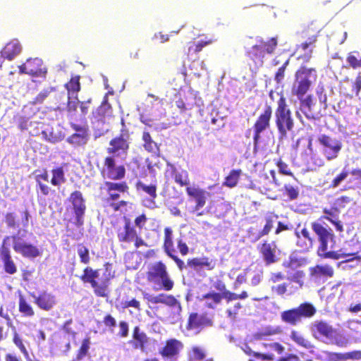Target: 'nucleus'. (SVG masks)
I'll use <instances>...</instances> for the list:
<instances>
[{"mask_svg":"<svg viewBox=\"0 0 361 361\" xmlns=\"http://www.w3.org/2000/svg\"><path fill=\"white\" fill-rule=\"evenodd\" d=\"M104 267V271L101 277L99 269H94L90 267H85L80 276L83 283L90 285L95 296L100 298L108 297L111 281L115 277V271L112 269L111 264L106 262Z\"/></svg>","mask_w":361,"mask_h":361,"instance_id":"1","label":"nucleus"},{"mask_svg":"<svg viewBox=\"0 0 361 361\" xmlns=\"http://www.w3.org/2000/svg\"><path fill=\"white\" fill-rule=\"evenodd\" d=\"M146 279L148 283L153 285L154 290L170 291L174 287V281L168 272L166 265L161 261L156 262L148 267Z\"/></svg>","mask_w":361,"mask_h":361,"instance_id":"2","label":"nucleus"},{"mask_svg":"<svg viewBox=\"0 0 361 361\" xmlns=\"http://www.w3.org/2000/svg\"><path fill=\"white\" fill-rule=\"evenodd\" d=\"M277 106L275 110V124L281 137L287 136L288 132L294 128V119L291 110L288 107L286 97L283 94H279Z\"/></svg>","mask_w":361,"mask_h":361,"instance_id":"3","label":"nucleus"},{"mask_svg":"<svg viewBox=\"0 0 361 361\" xmlns=\"http://www.w3.org/2000/svg\"><path fill=\"white\" fill-rule=\"evenodd\" d=\"M317 79V71L315 68L300 66L295 73V80L291 87L293 95L307 94L312 84Z\"/></svg>","mask_w":361,"mask_h":361,"instance_id":"4","label":"nucleus"},{"mask_svg":"<svg viewBox=\"0 0 361 361\" xmlns=\"http://www.w3.org/2000/svg\"><path fill=\"white\" fill-rule=\"evenodd\" d=\"M123 225L118 226L116 230V236L121 243H133L135 248L140 247H148L147 243L141 237L135 227L133 225L131 220L126 216L123 217Z\"/></svg>","mask_w":361,"mask_h":361,"instance_id":"5","label":"nucleus"},{"mask_svg":"<svg viewBox=\"0 0 361 361\" xmlns=\"http://www.w3.org/2000/svg\"><path fill=\"white\" fill-rule=\"evenodd\" d=\"M311 228L319 243L317 254L321 258L326 259V254L329 253L328 244L331 243L332 247L336 243V236L331 228L324 226L319 221L312 222Z\"/></svg>","mask_w":361,"mask_h":361,"instance_id":"6","label":"nucleus"},{"mask_svg":"<svg viewBox=\"0 0 361 361\" xmlns=\"http://www.w3.org/2000/svg\"><path fill=\"white\" fill-rule=\"evenodd\" d=\"M317 312L314 306L310 302L301 303L298 307L281 312V320L288 324L295 326L301 322L302 318H310Z\"/></svg>","mask_w":361,"mask_h":361,"instance_id":"7","label":"nucleus"},{"mask_svg":"<svg viewBox=\"0 0 361 361\" xmlns=\"http://www.w3.org/2000/svg\"><path fill=\"white\" fill-rule=\"evenodd\" d=\"M100 173L104 179L121 180L125 178L126 169L123 164H117L114 156H107L104 159Z\"/></svg>","mask_w":361,"mask_h":361,"instance_id":"8","label":"nucleus"},{"mask_svg":"<svg viewBox=\"0 0 361 361\" xmlns=\"http://www.w3.org/2000/svg\"><path fill=\"white\" fill-rule=\"evenodd\" d=\"M273 109L270 105L266 104L262 112L256 118L253 125V142L255 147H257L261 138V134L264 131L269 129L272 118Z\"/></svg>","mask_w":361,"mask_h":361,"instance_id":"9","label":"nucleus"},{"mask_svg":"<svg viewBox=\"0 0 361 361\" xmlns=\"http://www.w3.org/2000/svg\"><path fill=\"white\" fill-rule=\"evenodd\" d=\"M130 148V134L126 129H122L119 135L114 137L106 148L108 154L113 156L126 155Z\"/></svg>","mask_w":361,"mask_h":361,"instance_id":"10","label":"nucleus"},{"mask_svg":"<svg viewBox=\"0 0 361 361\" xmlns=\"http://www.w3.org/2000/svg\"><path fill=\"white\" fill-rule=\"evenodd\" d=\"M100 190L106 194L105 201L109 205L111 202L118 200L121 194L128 193L129 186L126 181L106 180L101 185Z\"/></svg>","mask_w":361,"mask_h":361,"instance_id":"11","label":"nucleus"},{"mask_svg":"<svg viewBox=\"0 0 361 361\" xmlns=\"http://www.w3.org/2000/svg\"><path fill=\"white\" fill-rule=\"evenodd\" d=\"M9 236L5 237L0 246V261L2 263V269L6 274L13 276L18 273V265L14 261L9 247L6 245V241Z\"/></svg>","mask_w":361,"mask_h":361,"instance_id":"12","label":"nucleus"},{"mask_svg":"<svg viewBox=\"0 0 361 361\" xmlns=\"http://www.w3.org/2000/svg\"><path fill=\"white\" fill-rule=\"evenodd\" d=\"M69 201L73 206L75 214L73 224L77 226H81L84 224V215L86 210L85 200L82 192L79 190L72 192L69 197Z\"/></svg>","mask_w":361,"mask_h":361,"instance_id":"13","label":"nucleus"},{"mask_svg":"<svg viewBox=\"0 0 361 361\" xmlns=\"http://www.w3.org/2000/svg\"><path fill=\"white\" fill-rule=\"evenodd\" d=\"M319 142L324 147L323 152L327 160H332L338 157L341 149V142L330 136L322 134L318 137Z\"/></svg>","mask_w":361,"mask_h":361,"instance_id":"14","label":"nucleus"},{"mask_svg":"<svg viewBox=\"0 0 361 361\" xmlns=\"http://www.w3.org/2000/svg\"><path fill=\"white\" fill-rule=\"evenodd\" d=\"M184 348L183 343L176 338L166 340L164 345L159 350V354L164 359H176Z\"/></svg>","mask_w":361,"mask_h":361,"instance_id":"15","label":"nucleus"},{"mask_svg":"<svg viewBox=\"0 0 361 361\" xmlns=\"http://www.w3.org/2000/svg\"><path fill=\"white\" fill-rule=\"evenodd\" d=\"M257 250L266 266L278 262L277 246L274 241L264 240L257 246Z\"/></svg>","mask_w":361,"mask_h":361,"instance_id":"16","label":"nucleus"},{"mask_svg":"<svg viewBox=\"0 0 361 361\" xmlns=\"http://www.w3.org/2000/svg\"><path fill=\"white\" fill-rule=\"evenodd\" d=\"M30 295L33 298L35 304L44 311L51 310L57 303L56 296L47 290H43L37 295L30 293Z\"/></svg>","mask_w":361,"mask_h":361,"instance_id":"17","label":"nucleus"},{"mask_svg":"<svg viewBox=\"0 0 361 361\" xmlns=\"http://www.w3.org/2000/svg\"><path fill=\"white\" fill-rule=\"evenodd\" d=\"M11 238L13 240V250L20 254L23 257L34 259L41 255L42 252L37 246L31 243H21L16 240H18L17 235H13Z\"/></svg>","mask_w":361,"mask_h":361,"instance_id":"18","label":"nucleus"},{"mask_svg":"<svg viewBox=\"0 0 361 361\" xmlns=\"http://www.w3.org/2000/svg\"><path fill=\"white\" fill-rule=\"evenodd\" d=\"M20 74H27L32 76H39L46 73L43 67V61L39 58L28 59L25 63L18 66Z\"/></svg>","mask_w":361,"mask_h":361,"instance_id":"19","label":"nucleus"},{"mask_svg":"<svg viewBox=\"0 0 361 361\" xmlns=\"http://www.w3.org/2000/svg\"><path fill=\"white\" fill-rule=\"evenodd\" d=\"M35 176V180L36 183V189L37 195H40L43 197L49 195L55 192L47 184L49 182V173L46 169H43L42 171L36 170Z\"/></svg>","mask_w":361,"mask_h":361,"instance_id":"20","label":"nucleus"},{"mask_svg":"<svg viewBox=\"0 0 361 361\" xmlns=\"http://www.w3.org/2000/svg\"><path fill=\"white\" fill-rule=\"evenodd\" d=\"M185 191L188 196L192 198L195 202L193 207L194 212L198 211L205 205L207 195H209V192L199 187L188 186L185 188Z\"/></svg>","mask_w":361,"mask_h":361,"instance_id":"21","label":"nucleus"},{"mask_svg":"<svg viewBox=\"0 0 361 361\" xmlns=\"http://www.w3.org/2000/svg\"><path fill=\"white\" fill-rule=\"evenodd\" d=\"M311 331L317 339L320 338H331L335 333V329L328 322L319 320L312 324Z\"/></svg>","mask_w":361,"mask_h":361,"instance_id":"22","label":"nucleus"},{"mask_svg":"<svg viewBox=\"0 0 361 361\" xmlns=\"http://www.w3.org/2000/svg\"><path fill=\"white\" fill-rule=\"evenodd\" d=\"M270 174L272 178V180L269 179L267 175L266 174H262L259 176V179L256 181V185L255 187L261 191V192L267 195L270 198L275 200V197H271L270 192H271V188L270 185H271V182L273 181L274 184L277 186H279L281 183L279 182V180L276 178V173L274 170L270 171Z\"/></svg>","mask_w":361,"mask_h":361,"instance_id":"23","label":"nucleus"},{"mask_svg":"<svg viewBox=\"0 0 361 361\" xmlns=\"http://www.w3.org/2000/svg\"><path fill=\"white\" fill-rule=\"evenodd\" d=\"M133 339L129 341L134 349L144 350L149 343V338L146 333L140 329L138 326L133 328Z\"/></svg>","mask_w":361,"mask_h":361,"instance_id":"24","label":"nucleus"},{"mask_svg":"<svg viewBox=\"0 0 361 361\" xmlns=\"http://www.w3.org/2000/svg\"><path fill=\"white\" fill-rule=\"evenodd\" d=\"M187 266L190 268L198 271L202 268L211 271L215 268V261L210 259L207 257H192L187 260Z\"/></svg>","mask_w":361,"mask_h":361,"instance_id":"25","label":"nucleus"},{"mask_svg":"<svg viewBox=\"0 0 361 361\" xmlns=\"http://www.w3.org/2000/svg\"><path fill=\"white\" fill-rule=\"evenodd\" d=\"M145 298H146L148 302L152 304L161 303L170 307H173L176 306L180 307L179 301L172 295H167L166 293H161L155 296H145Z\"/></svg>","mask_w":361,"mask_h":361,"instance_id":"26","label":"nucleus"},{"mask_svg":"<svg viewBox=\"0 0 361 361\" xmlns=\"http://www.w3.org/2000/svg\"><path fill=\"white\" fill-rule=\"evenodd\" d=\"M211 324L212 321L207 318L205 315L199 314L197 312H192L188 317L186 329L190 331Z\"/></svg>","mask_w":361,"mask_h":361,"instance_id":"27","label":"nucleus"},{"mask_svg":"<svg viewBox=\"0 0 361 361\" xmlns=\"http://www.w3.org/2000/svg\"><path fill=\"white\" fill-rule=\"evenodd\" d=\"M144 149L152 154L153 156L159 157L160 154L159 145L157 144L152 137L148 131H144L142 136Z\"/></svg>","mask_w":361,"mask_h":361,"instance_id":"28","label":"nucleus"},{"mask_svg":"<svg viewBox=\"0 0 361 361\" xmlns=\"http://www.w3.org/2000/svg\"><path fill=\"white\" fill-rule=\"evenodd\" d=\"M327 257L326 259H331L334 260H338L340 259H343L341 261V263H348L353 261H357L358 262H361V255L359 254V251H356L354 252H330L326 254Z\"/></svg>","mask_w":361,"mask_h":361,"instance_id":"29","label":"nucleus"},{"mask_svg":"<svg viewBox=\"0 0 361 361\" xmlns=\"http://www.w3.org/2000/svg\"><path fill=\"white\" fill-rule=\"evenodd\" d=\"M245 55L256 66H262L264 54L257 44H254L250 49H248L245 51Z\"/></svg>","mask_w":361,"mask_h":361,"instance_id":"30","label":"nucleus"},{"mask_svg":"<svg viewBox=\"0 0 361 361\" xmlns=\"http://www.w3.org/2000/svg\"><path fill=\"white\" fill-rule=\"evenodd\" d=\"M18 311L25 317L31 318L35 315L34 307L22 294H20L18 297Z\"/></svg>","mask_w":361,"mask_h":361,"instance_id":"31","label":"nucleus"},{"mask_svg":"<svg viewBox=\"0 0 361 361\" xmlns=\"http://www.w3.org/2000/svg\"><path fill=\"white\" fill-rule=\"evenodd\" d=\"M296 235L298 237L297 245L303 250H308L313 245L314 239L307 228H303L300 232H296Z\"/></svg>","mask_w":361,"mask_h":361,"instance_id":"32","label":"nucleus"},{"mask_svg":"<svg viewBox=\"0 0 361 361\" xmlns=\"http://www.w3.org/2000/svg\"><path fill=\"white\" fill-rule=\"evenodd\" d=\"M21 45L18 42H10L1 51V56L8 60H12L21 51Z\"/></svg>","mask_w":361,"mask_h":361,"instance_id":"33","label":"nucleus"},{"mask_svg":"<svg viewBox=\"0 0 361 361\" xmlns=\"http://www.w3.org/2000/svg\"><path fill=\"white\" fill-rule=\"evenodd\" d=\"M278 215L273 212L268 213L265 217V224L263 228L259 231L256 240H259L261 238L268 235L274 227V224L278 219Z\"/></svg>","mask_w":361,"mask_h":361,"instance_id":"34","label":"nucleus"},{"mask_svg":"<svg viewBox=\"0 0 361 361\" xmlns=\"http://www.w3.org/2000/svg\"><path fill=\"white\" fill-rule=\"evenodd\" d=\"M171 177L180 187H188L190 185L189 173L186 170L179 171L175 166H172Z\"/></svg>","mask_w":361,"mask_h":361,"instance_id":"35","label":"nucleus"},{"mask_svg":"<svg viewBox=\"0 0 361 361\" xmlns=\"http://www.w3.org/2000/svg\"><path fill=\"white\" fill-rule=\"evenodd\" d=\"M51 178L50 183L51 185L60 187L66 181L65 171L62 166H56L51 170Z\"/></svg>","mask_w":361,"mask_h":361,"instance_id":"36","label":"nucleus"},{"mask_svg":"<svg viewBox=\"0 0 361 361\" xmlns=\"http://www.w3.org/2000/svg\"><path fill=\"white\" fill-rule=\"evenodd\" d=\"M310 275L314 278L321 276L332 277L334 274L332 267L326 265H316L310 269Z\"/></svg>","mask_w":361,"mask_h":361,"instance_id":"37","label":"nucleus"},{"mask_svg":"<svg viewBox=\"0 0 361 361\" xmlns=\"http://www.w3.org/2000/svg\"><path fill=\"white\" fill-rule=\"evenodd\" d=\"M135 188L137 190H142L150 197V203L152 204H155L154 200L157 197V186L156 183L146 185L141 180H138L135 184Z\"/></svg>","mask_w":361,"mask_h":361,"instance_id":"38","label":"nucleus"},{"mask_svg":"<svg viewBox=\"0 0 361 361\" xmlns=\"http://www.w3.org/2000/svg\"><path fill=\"white\" fill-rule=\"evenodd\" d=\"M257 44L262 49L263 54L265 55L272 54L274 53L278 42L276 37H271L267 41H264L262 39H259L257 40Z\"/></svg>","mask_w":361,"mask_h":361,"instance_id":"39","label":"nucleus"},{"mask_svg":"<svg viewBox=\"0 0 361 361\" xmlns=\"http://www.w3.org/2000/svg\"><path fill=\"white\" fill-rule=\"evenodd\" d=\"M282 195L286 197V200L293 201L298 198L300 195V189L298 185L292 184H285L281 189Z\"/></svg>","mask_w":361,"mask_h":361,"instance_id":"40","label":"nucleus"},{"mask_svg":"<svg viewBox=\"0 0 361 361\" xmlns=\"http://www.w3.org/2000/svg\"><path fill=\"white\" fill-rule=\"evenodd\" d=\"M202 298L206 300L205 306L209 309H214L221 302L220 293L214 291L204 294Z\"/></svg>","mask_w":361,"mask_h":361,"instance_id":"41","label":"nucleus"},{"mask_svg":"<svg viewBox=\"0 0 361 361\" xmlns=\"http://www.w3.org/2000/svg\"><path fill=\"white\" fill-rule=\"evenodd\" d=\"M80 75L72 76L70 80L65 85L68 96H78V92L80 90Z\"/></svg>","mask_w":361,"mask_h":361,"instance_id":"42","label":"nucleus"},{"mask_svg":"<svg viewBox=\"0 0 361 361\" xmlns=\"http://www.w3.org/2000/svg\"><path fill=\"white\" fill-rule=\"evenodd\" d=\"M241 173V169L231 170L225 178L223 185L230 188H234L237 185Z\"/></svg>","mask_w":361,"mask_h":361,"instance_id":"43","label":"nucleus"},{"mask_svg":"<svg viewBox=\"0 0 361 361\" xmlns=\"http://www.w3.org/2000/svg\"><path fill=\"white\" fill-rule=\"evenodd\" d=\"M346 61L353 69L361 68V55L358 51H350L348 54Z\"/></svg>","mask_w":361,"mask_h":361,"instance_id":"44","label":"nucleus"},{"mask_svg":"<svg viewBox=\"0 0 361 361\" xmlns=\"http://www.w3.org/2000/svg\"><path fill=\"white\" fill-rule=\"evenodd\" d=\"M340 212L341 211L338 210V208L335 206H333L331 208H324L323 213L324 215L320 216L319 221L325 219L331 223L334 220L338 218Z\"/></svg>","mask_w":361,"mask_h":361,"instance_id":"45","label":"nucleus"},{"mask_svg":"<svg viewBox=\"0 0 361 361\" xmlns=\"http://www.w3.org/2000/svg\"><path fill=\"white\" fill-rule=\"evenodd\" d=\"M77 253L80 257V262L84 264H88L90 262V251L87 246L82 243L77 245Z\"/></svg>","mask_w":361,"mask_h":361,"instance_id":"46","label":"nucleus"},{"mask_svg":"<svg viewBox=\"0 0 361 361\" xmlns=\"http://www.w3.org/2000/svg\"><path fill=\"white\" fill-rule=\"evenodd\" d=\"M290 336L295 343L301 347L308 349L312 346L307 339L296 331H292Z\"/></svg>","mask_w":361,"mask_h":361,"instance_id":"47","label":"nucleus"},{"mask_svg":"<svg viewBox=\"0 0 361 361\" xmlns=\"http://www.w3.org/2000/svg\"><path fill=\"white\" fill-rule=\"evenodd\" d=\"M90 338H84L82 341V344L77 351V354L75 358H73V361H80L82 360L88 353L90 349Z\"/></svg>","mask_w":361,"mask_h":361,"instance_id":"48","label":"nucleus"},{"mask_svg":"<svg viewBox=\"0 0 361 361\" xmlns=\"http://www.w3.org/2000/svg\"><path fill=\"white\" fill-rule=\"evenodd\" d=\"M68 99L66 110L68 115L73 117L77 111L79 100L76 95L74 97L68 96Z\"/></svg>","mask_w":361,"mask_h":361,"instance_id":"49","label":"nucleus"},{"mask_svg":"<svg viewBox=\"0 0 361 361\" xmlns=\"http://www.w3.org/2000/svg\"><path fill=\"white\" fill-rule=\"evenodd\" d=\"M96 114L97 116L99 118L105 117L111 114V106L106 98L104 99L101 105L97 109Z\"/></svg>","mask_w":361,"mask_h":361,"instance_id":"50","label":"nucleus"},{"mask_svg":"<svg viewBox=\"0 0 361 361\" xmlns=\"http://www.w3.org/2000/svg\"><path fill=\"white\" fill-rule=\"evenodd\" d=\"M13 342L25 357H29V353L23 343V339L17 332H14L13 334Z\"/></svg>","mask_w":361,"mask_h":361,"instance_id":"51","label":"nucleus"},{"mask_svg":"<svg viewBox=\"0 0 361 361\" xmlns=\"http://www.w3.org/2000/svg\"><path fill=\"white\" fill-rule=\"evenodd\" d=\"M68 141L70 143L77 145H85L87 141V134L86 133L82 134L74 133L69 137Z\"/></svg>","mask_w":361,"mask_h":361,"instance_id":"52","label":"nucleus"},{"mask_svg":"<svg viewBox=\"0 0 361 361\" xmlns=\"http://www.w3.org/2000/svg\"><path fill=\"white\" fill-rule=\"evenodd\" d=\"M4 221L6 226L9 228L15 229L19 226L14 212H7L4 216Z\"/></svg>","mask_w":361,"mask_h":361,"instance_id":"53","label":"nucleus"},{"mask_svg":"<svg viewBox=\"0 0 361 361\" xmlns=\"http://www.w3.org/2000/svg\"><path fill=\"white\" fill-rule=\"evenodd\" d=\"M190 353L196 360H203L206 357L205 350L200 346H192L190 349Z\"/></svg>","mask_w":361,"mask_h":361,"instance_id":"54","label":"nucleus"},{"mask_svg":"<svg viewBox=\"0 0 361 361\" xmlns=\"http://www.w3.org/2000/svg\"><path fill=\"white\" fill-rule=\"evenodd\" d=\"M121 307L123 309L133 307L137 312H140L142 310L140 302L134 298L122 302Z\"/></svg>","mask_w":361,"mask_h":361,"instance_id":"55","label":"nucleus"},{"mask_svg":"<svg viewBox=\"0 0 361 361\" xmlns=\"http://www.w3.org/2000/svg\"><path fill=\"white\" fill-rule=\"evenodd\" d=\"M213 42H214V39H212L200 40L198 42L195 43L192 46H190L189 47V51H190L191 50H193V51L195 53H199L200 51H201L202 50V49L204 47L212 44Z\"/></svg>","mask_w":361,"mask_h":361,"instance_id":"56","label":"nucleus"},{"mask_svg":"<svg viewBox=\"0 0 361 361\" xmlns=\"http://www.w3.org/2000/svg\"><path fill=\"white\" fill-rule=\"evenodd\" d=\"M288 284L286 282L274 285L271 287V290L273 293L277 295L283 296L288 291Z\"/></svg>","mask_w":361,"mask_h":361,"instance_id":"57","label":"nucleus"},{"mask_svg":"<svg viewBox=\"0 0 361 361\" xmlns=\"http://www.w3.org/2000/svg\"><path fill=\"white\" fill-rule=\"evenodd\" d=\"M277 167L279 168V171L281 174L290 176L292 177H295L293 173L289 169L288 165L282 161L281 159H279L276 162Z\"/></svg>","mask_w":361,"mask_h":361,"instance_id":"58","label":"nucleus"},{"mask_svg":"<svg viewBox=\"0 0 361 361\" xmlns=\"http://www.w3.org/2000/svg\"><path fill=\"white\" fill-rule=\"evenodd\" d=\"M306 94H302V95H295L297 98L299 99L300 102L301 109L305 108L308 110H310L311 106L312 105V95H307L306 97H304V96Z\"/></svg>","mask_w":361,"mask_h":361,"instance_id":"59","label":"nucleus"},{"mask_svg":"<svg viewBox=\"0 0 361 361\" xmlns=\"http://www.w3.org/2000/svg\"><path fill=\"white\" fill-rule=\"evenodd\" d=\"M348 174L349 173L347 171H342L332 180L330 184V188H337L341 184V183L348 177Z\"/></svg>","mask_w":361,"mask_h":361,"instance_id":"60","label":"nucleus"},{"mask_svg":"<svg viewBox=\"0 0 361 361\" xmlns=\"http://www.w3.org/2000/svg\"><path fill=\"white\" fill-rule=\"evenodd\" d=\"M353 201V198L346 196L342 195L338 197L334 202V206L338 208V210L341 211V209H343L350 202Z\"/></svg>","mask_w":361,"mask_h":361,"instance_id":"61","label":"nucleus"},{"mask_svg":"<svg viewBox=\"0 0 361 361\" xmlns=\"http://www.w3.org/2000/svg\"><path fill=\"white\" fill-rule=\"evenodd\" d=\"M319 31L320 27L319 25L317 23V22L312 21L304 28L302 32L306 35H307L309 33H312L311 35H316L317 37Z\"/></svg>","mask_w":361,"mask_h":361,"instance_id":"62","label":"nucleus"},{"mask_svg":"<svg viewBox=\"0 0 361 361\" xmlns=\"http://www.w3.org/2000/svg\"><path fill=\"white\" fill-rule=\"evenodd\" d=\"M147 219L146 214L144 213L137 216L134 220V226L138 228L140 231L142 230L147 224Z\"/></svg>","mask_w":361,"mask_h":361,"instance_id":"63","label":"nucleus"},{"mask_svg":"<svg viewBox=\"0 0 361 361\" xmlns=\"http://www.w3.org/2000/svg\"><path fill=\"white\" fill-rule=\"evenodd\" d=\"M286 279V275L282 271L271 272L269 275V282L276 284Z\"/></svg>","mask_w":361,"mask_h":361,"instance_id":"64","label":"nucleus"}]
</instances>
